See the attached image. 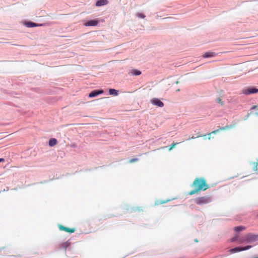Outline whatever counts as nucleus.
Instances as JSON below:
<instances>
[{
    "instance_id": "nucleus-1",
    "label": "nucleus",
    "mask_w": 258,
    "mask_h": 258,
    "mask_svg": "<svg viewBox=\"0 0 258 258\" xmlns=\"http://www.w3.org/2000/svg\"><path fill=\"white\" fill-rule=\"evenodd\" d=\"M192 186H194L195 189L189 192V195H192L201 190L204 191L209 187V185L206 184V181L203 178H197L192 184Z\"/></svg>"
},
{
    "instance_id": "nucleus-2",
    "label": "nucleus",
    "mask_w": 258,
    "mask_h": 258,
    "mask_svg": "<svg viewBox=\"0 0 258 258\" xmlns=\"http://www.w3.org/2000/svg\"><path fill=\"white\" fill-rule=\"evenodd\" d=\"M194 201L196 204L198 205H203L211 203L212 201V199L211 197L206 196L196 198Z\"/></svg>"
},
{
    "instance_id": "nucleus-3",
    "label": "nucleus",
    "mask_w": 258,
    "mask_h": 258,
    "mask_svg": "<svg viewBox=\"0 0 258 258\" xmlns=\"http://www.w3.org/2000/svg\"><path fill=\"white\" fill-rule=\"evenodd\" d=\"M251 247H252V245H247L245 246H237V247L230 249L229 250V251L231 253H234L238 252H240L241 251L249 249Z\"/></svg>"
},
{
    "instance_id": "nucleus-4",
    "label": "nucleus",
    "mask_w": 258,
    "mask_h": 258,
    "mask_svg": "<svg viewBox=\"0 0 258 258\" xmlns=\"http://www.w3.org/2000/svg\"><path fill=\"white\" fill-rule=\"evenodd\" d=\"M256 241H258V234H254L251 233L246 234V242L247 243H252Z\"/></svg>"
},
{
    "instance_id": "nucleus-5",
    "label": "nucleus",
    "mask_w": 258,
    "mask_h": 258,
    "mask_svg": "<svg viewBox=\"0 0 258 258\" xmlns=\"http://www.w3.org/2000/svg\"><path fill=\"white\" fill-rule=\"evenodd\" d=\"M244 95H249L258 93V89L255 87H249L242 90V92Z\"/></svg>"
},
{
    "instance_id": "nucleus-6",
    "label": "nucleus",
    "mask_w": 258,
    "mask_h": 258,
    "mask_svg": "<svg viewBox=\"0 0 258 258\" xmlns=\"http://www.w3.org/2000/svg\"><path fill=\"white\" fill-rule=\"evenodd\" d=\"M150 102L154 105L157 106L159 107L164 106L163 102L157 98H154L150 100Z\"/></svg>"
},
{
    "instance_id": "nucleus-7",
    "label": "nucleus",
    "mask_w": 258,
    "mask_h": 258,
    "mask_svg": "<svg viewBox=\"0 0 258 258\" xmlns=\"http://www.w3.org/2000/svg\"><path fill=\"white\" fill-rule=\"evenodd\" d=\"M104 91L102 89H96L92 91L88 95L90 98H93L97 96L98 95L102 94Z\"/></svg>"
},
{
    "instance_id": "nucleus-8",
    "label": "nucleus",
    "mask_w": 258,
    "mask_h": 258,
    "mask_svg": "<svg viewBox=\"0 0 258 258\" xmlns=\"http://www.w3.org/2000/svg\"><path fill=\"white\" fill-rule=\"evenodd\" d=\"M25 25L28 28H32L35 27L42 26L43 25V24H37L33 22L28 21L25 23Z\"/></svg>"
},
{
    "instance_id": "nucleus-9",
    "label": "nucleus",
    "mask_w": 258,
    "mask_h": 258,
    "mask_svg": "<svg viewBox=\"0 0 258 258\" xmlns=\"http://www.w3.org/2000/svg\"><path fill=\"white\" fill-rule=\"evenodd\" d=\"M231 127H232V126H231V125H230V126L226 125V126H223V127H220L219 129L216 130H215V131H213V132H211L210 133H208V135L209 136H210L212 134H215L217 133L220 130H224L230 128H231ZM210 139H211L210 137H208V139L210 140Z\"/></svg>"
},
{
    "instance_id": "nucleus-10",
    "label": "nucleus",
    "mask_w": 258,
    "mask_h": 258,
    "mask_svg": "<svg viewBox=\"0 0 258 258\" xmlns=\"http://www.w3.org/2000/svg\"><path fill=\"white\" fill-rule=\"evenodd\" d=\"M99 22L97 20H92L88 21L84 24V25L87 27L89 26H95L98 25Z\"/></svg>"
},
{
    "instance_id": "nucleus-11",
    "label": "nucleus",
    "mask_w": 258,
    "mask_h": 258,
    "mask_svg": "<svg viewBox=\"0 0 258 258\" xmlns=\"http://www.w3.org/2000/svg\"><path fill=\"white\" fill-rule=\"evenodd\" d=\"M108 3L107 0H98L96 2V6L101 7L107 5Z\"/></svg>"
},
{
    "instance_id": "nucleus-12",
    "label": "nucleus",
    "mask_w": 258,
    "mask_h": 258,
    "mask_svg": "<svg viewBox=\"0 0 258 258\" xmlns=\"http://www.w3.org/2000/svg\"><path fill=\"white\" fill-rule=\"evenodd\" d=\"M217 55V53L213 52H205L203 56L204 58H209V57H213Z\"/></svg>"
},
{
    "instance_id": "nucleus-13",
    "label": "nucleus",
    "mask_w": 258,
    "mask_h": 258,
    "mask_svg": "<svg viewBox=\"0 0 258 258\" xmlns=\"http://www.w3.org/2000/svg\"><path fill=\"white\" fill-rule=\"evenodd\" d=\"M59 228L61 230H64L70 233H73L75 232L74 229H70L61 225H59Z\"/></svg>"
},
{
    "instance_id": "nucleus-14",
    "label": "nucleus",
    "mask_w": 258,
    "mask_h": 258,
    "mask_svg": "<svg viewBox=\"0 0 258 258\" xmlns=\"http://www.w3.org/2000/svg\"><path fill=\"white\" fill-rule=\"evenodd\" d=\"M108 92H109V94L110 95H113V96H117L118 95V91L115 89H112V88H111V89H109L108 90Z\"/></svg>"
},
{
    "instance_id": "nucleus-15",
    "label": "nucleus",
    "mask_w": 258,
    "mask_h": 258,
    "mask_svg": "<svg viewBox=\"0 0 258 258\" xmlns=\"http://www.w3.org/2000/svg\"><path fill=\"white\" fill-rule=\"evenodd\" d=\"M130 73L132 74V75L133 76H139L141 74V72L139 70H137V69H133L131 70Z\"/></svg>"
},
{
    "instance_id": "nucleus-16",
    "label": "nucleus",
    "mask_w": 258,
    "mask_h": 258,
    "mask_svg": "<svg viewBox=\"0 0 258 258\" xmlns=\"http://www.w3.org/2000/svg\"><path fill=\"white\" fill-rule=\"evenodd\" d=\"M57 144V140L55 138H51L49 140L48 145L50 147H53Z\"/></svg>"
},
{
    "instance_id": "nucleus-17",
    "label": "nucleus",
    "mask_w": 258,
    "mask_h": 258,
    "mask_svg": "<svg viewBox=\"0 0 258 258\" xmlns=\"http://www.w3.org/2000/svg\"><path fill=\"white\" fill-rule=\"evenodd\" d=\"M245 229V227L243 226H238L234 228V230L236 232H239Z\"/></svg>"
},
{
    "instance_id": "nucleus-18",
    "label": "nucleus",
    "mask_w": 258,
    "mask_h": 258,
    "mask_svg": "<svg viewBox=\"0 0 258 258\" xmlns=\"http://www.w3.org/2000/svg\"><path fill=\"white\" fill-rule=\"evenodd\" d=\"M70 242L69 241V240H68V241L63 243L62 244H61L60 245V247L62 248L66 249L70 246Z\"/></svg>"
},
{
    "instance_id": "nucleus-19",
    "label": "nucleus",
    "mask_w": 258,
    "mask_h": 258,
    "mask_svg": "<svg viewBox=\"0 0 258 258\" xmlns=\"http://www.w3.org/2000/svg\"><path fill=\"white\" fill-rule=\"evenodd\" d=\"M239 236L237 234L235 235L234 237L230 239V241L231 242H235L236 240L238 241Z\"/></svg>"
},
{
    "instance_id": "nucleus-20",
    "label": "nucleus",
    "mask_w": 258,
    "mask_h": 258,
    "mask_svg": "<svg viewBox=\"0 0 258 258\" xmlns=\"http://www.w3.org/2000/svg\"><path fill=\"white\" fill-rule=\"evenodd\" d=\"M238 242L240 243H242L244 242H246V235L243 237L238 238Z\"/></svg>"
},
{
    "instance_id": "nucleus-21",
    "label": "nucleus",
    "mask_w": 258,
    "mask_h": 258,
    "mask_svg": "<svg viewBox=\"0 0 258 258\" xmlns=\"http://www.w3.org/2000/svg\"><path fill=\"white\" fill-rule=\"evenodd\" d=\"M137 16L138 17V18H144L145 17V15L143 14V13H138L137 14H136Z\"/></svg>"
},
{
    "instance_id": "nucleus-22",
    "label": "nucleus",
    "mask_w": 258,
    "mask_h": 258,
    "mask_svg": "<svg viewBox=\"0 0 258 258\" xmlns=\"http://www.w3.org/2000/svg\"><path fill=\"white\" fill-rule=\"evenodd\" d=\"M179 143H172V144H171V145H170V146H169L170 147H169V150H172V148H173L174 146H175L176 145L178 144Z\"/></svg>"
},
{
    "instance_id": "nucleus-23",
    "label": "nucleus",
    "mask_w": 258,
    "mask_h": 258,
    "mask_svg": "<svg viewBox=\"0 0 258 258\" xmlns=\"http://www.w3.org/2000/svg\"><path fill=\"white\" fill-rule=\"evenodd\" d=\"M207 135H203V136H201V135H199L197 137H194V136H192L191 138H189L188 139H187V140H190V139H196L197 138H199V137H206Z\"/></svg>"
},
{
    "instance_id": "nucleus-24",
    "label": "nucleus",
    "mask_w": 258,
    "mask_h": 258,
    "mask_svg": "<svg viewBox=\"0 0 258 258\" xmlns=\"http://www.w3.org/2000/svg\"><path fill=\"white\" fill-rule=\"evenodd\" d=\"M137 161H138V158H133V159H131L130 160V163H133V162H135Z\"/></svg>"
},
{
    "instance_id": "nucleus-25",
    "label": "nucleus",
    "mask_w": 258,
    "mask_h": 258,
    "mask_svg": "<svg viewBox=\"0 0 258 258\" xmlns=\"http://www.w3.org/2000/svg\"><path fill=\"white\" fill-rule=\"evenodd\" d=\"M254 166L253 167V170L256 171L257 170V163L256 162L254 163Z\"/></svg>"
},
{
    "instance_id": "nucleus-26",
    "label": "nucleus",
    "mask_w": 258,
    "mask_h": 258,
    "mask_svg": "<svg viewBox=\"0 0 258 258\" xmlns=\"http://www.w3.org/2000/svg\"><path fill=\"white\" fill-rule=\"evenodd\" d=\"M216 101H217V102L218 103L221 104H222V101H221V99H220V98H218L216 99Z\"/></svg>"
},
{
    "instance_id": "nucleus-27",
    "label": "nucleus",
    "mask_w": 258,
    "mask_h": 258,
    "mask_svg": "<svg viewBox=\"0 0 258 258\" xmlns=\"http://www.w3.org/2000/svg\"><path fill=\"white\" fill-rule=\"evenodd\" d=\"M256 107V106H255V105L252 106L251 108V109L253 110V109H255Z\"/></svg>"
},
{
    "instance_id": "nucleus-28",
    "label": "nucleus",
    "mask_w": 258,
    "mask_h": 258,
    "mask_svg": "<svg viewBox=\"0 0 258 258\" xmlns=\"http://www.w3.org/2000/svg\"><path fill=\"white\" fill-rule=\"evenodd\" d=\"M170 201V200H168L166 201H163V202H161V204H164V203H165L166 202Z\"/></svg>"
},
{
    "instance_id": "nucleus-29",
    "label": "nucleus",
    "mask_w": 258,
    "mask_h": 258,
    "mask_svg": "<svg viewBox=\"0 0 258 258\" xmlns=\"http://www.w3.org/2000/svg\"><path fill=\"white\" fill-rule=\"evenodd\" d=\"M4 160H5V159H4V158H0V162H3V161H4Z\"/></svg>"
},
{
    "instance_id": "nucleus-30",
    "label": "nucleus",
    "mask_w": 258,
    "mask_h": 258,
    "mask_svg": "<svg viewBox=\"0 0 258 258\" xmlns=\"http://www.w3.org/2000/svg\"><path fill=\"white\" fill-rule=\"evenodd\" d=\"M250 113H248V114H247V115H246V118H245V119H246L248 117V116H249V114H250Z\"/></svg>"
},
{
    "instance_id": "nucleus-31",
    "label": "nucleus",
    "mask_w": 258,
    "mask_h": 258,
    "mask_svg": "<svg viewBox=\"0 0 258 258\" xmlns=\"http://www.w3.org/2000/svg\"><path fill=\"white\" fill-rule=\"evenodd\" d=\"M255 114L258 116V109L255 111Z\"/></svg>"
},
{
    "instance_id": "nucleus-32",
    "label": "nucleus",
    "mask_w": 258,
    "mask_h": 258,
    "mask_svg": "<svg viewBox=\"0 0 258 258\" xmlns=\"http://www.w3.org/2000/svg\"><path fill=\"white\" fill-rule=\"evenodd\" d=\"M195 242H198V240L197 239H195Z\"/></svg>"
},
{
    "instance_id": "nucleus-33",
    "label": "nucleus",
    "mask_w": 258,
    "mask_h": 258,
    "mask_svg": "<svg viewBox=\"0 0 258 258\" xmlns=\"http://www.w3.org/2000/svg\"><path fill=\"white\" fill-rule=\"evenodd\" d=\"M221 255H219V256H218L219 258H220V257H221ZM216 257H218V256H217Z\"/></svg>"
},
{
    "instance_id": "nucleus-34",
    "label": "nucleus",
    "mask_w": 258,
    "mask_h": 258,
    "mask_svg": "<svg viewBox=\"0 0 258 258\" xmlns=\"http://www.w3.org/2000/svg\"><path fill=\"white\" fill-rule=\"evenodd\" d=\"M175 83H176V84H177V83H178V81H176V82H175Z\"/></svg>"
}]
</instances>
